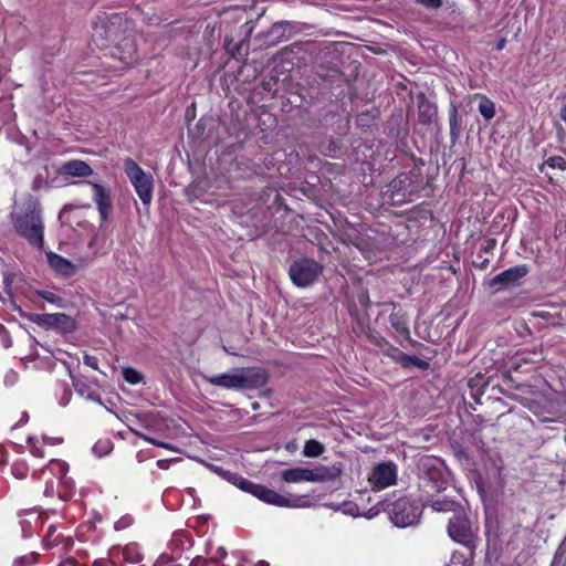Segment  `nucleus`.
Wrapping results in <instances>:
<instances>
[{
    "instance_id": "1",
    "label": "nucleus",
    "mask_w": 566,
    "mask_h": 566,
    "mask_svg": "<svg viewBox=\"0 0 566 566\" xmlns=\"http://www.w3.org/2000/svg\"><path fill=\"white\" fill-rule=\"evenodd\" d=\"M93 41L101 49H108L109 55L125 65H130L136 60L134 24L122 13L99 17L94 25Z\"/></svg>"
},
{
    "instance_id": "2",
    "label": "nucleus",
    "mask_w": 566,
    "mask_h": 566,
    "mask_svg": "<svg viewBox=\"0 0 566 566\" xmlns=\"http://www.w3.org/2000/svg\"><path fill=\"white\" fill-rule=\"evenodd\" d=\"M10 220L14 232L38 250L44 248V220L40 200L25 195L13 206Z\"/></svg>"
},
{
    "instance_id": "3",
    "label": "nucleus",
    "mask_w": 566,
    "mask_h": 566,
    "mask_svg": "<svg viewBox=\"0 0 566 566\" xmlns=\"http://www.w3.org/2000/svg\"><path fill=\"white\" fill-rule=\"evenodd\" d=\"M216 472L229 483L238 486L240 490L252 494L256 499L263 501L266 504L280 506V507H303L305 506V496H292L286 497L279 494L274 490L269 489L265 485L256 484L248 479L243 478L237 472H231L222 468H216Z\"/></svg>"
},
{
    "instance_id": "4",
    "label": "nucleus",
    "mask_w": 566,
    "mask_h": 566,
    "mask_svg": "<svg viewBox=\"0 0 566 566\" xmlns=\"http://www.w3.org/2000/svg\"><path fill=\"white\" fill-rule=\"evenodd\" d=\"M203 379L223 389H259L268 382V374L261 368H233L228 373L203 376Z\"/></svg>"
},
{
    "instance_id": "5",
    "label": "nucleus",
    "mask_w": 566,
    "mask_h": 566,
    "mask_svg": "<svg viewBox=\"0 0 566 566\" xmlns=\"http://www.w3.org/2000/svg\"><path fill=\"white\" fill-rule=\"evenodd\" d=\"M419 485L427 493L446 490L450 473L444 462L433 455H423L418 461Z\"/></svg>"
},
{
    "instance_id": "6",
    "label": "nucleus",
    "mask_w": 566,
    "mask_h": 566,
    "mask_svg": "<svg viewBox=\"0 0 566 566\" xmlns=\"http://www.w3.org/2000/svg\"><path fill=\"white\" fill-rule=\"evenodd\" d=\"M448 535L457 543L463 545L474 556L478 546V527L468 518L463 510L453 514L448 523Z\"/></svg>"
},
{
    "instance_id": "7",
    "label": "nucleus",
    "mask_w": 566,
    "mask_h": 566,
    "mask_svg": "<svg viewBox=\"0 0 566 566\" xmlns=\"http://www.w3.org/2000/svg\"><path fill=\"white\" fill-rule=\"evenodd\" d=\"M386 512L389 520L398 527H408L419 523L422 509L411 499L403 496L387 504Z\"/></svg>"
},
{
    "instance_id": "8",
    "label": "nucleus",
    "mask_w": 566,
    "mask_h": 566,
    "mask_svg": "<svg viewBox=\"0 0 566 566\" xmlns=\"http://www.w3.org/2000/svg\"><path fill=\"white\" fill-rule=\"evenodd\" d=\"M124 170L142 202L145 206H149L153 200V176L145 172L138 164L129 157L124 160Z\"/></svg>"
},
{
    "instance_id": "9",
    "label": "nucleus",
    "mask_w": 566,
    "mask_h": 566,
    "mask_svg": "<svg viewBox=\"0 0 566 566\" xmlns=\"http://www.w3.org/2000/svg\"><path fill=\"white\" fill-rule=\"evenodd\" d=\"M322 270V265L315 260L304 258L291 264L289 274L296 286L306 287L316 281Z\"/></svg>"
},
{
    "instance_id": "10",
    "label": "nucleus",
    "mask_w": 566,
    "mask_h": 566,
    "mask_svg": "<svg viewBox=\"0 0 566 566\" xmlns=\"http://www.w3.org/2000/svg\"><path fill=\"white\" fill-rule=\"evenodd\" d=\"M398 467L391 461L376 464L369 475L368 482L373 490H382L395 485L397 482Z\"/></svg>"
},
{
    "instance_id": "11",
    "label": "nucleus",
    "mask_w": 566,
    "mask_h": 566,
    "mask_svg": "<svg viewBox=\"0 0 566 566\" xmlns=\"http://www.w3.org/2000/svg\"><path fill=\"white\" fill-rule=\"evenodd\" d=\"M527 265H515L490 279L488 281V286L495 287L496 291H502L509 286L517 284L521 279L527 275Z\"/></svg>"
},
{
    "instance_id": "12",
    "label": "nucleus",
    "mask_w": 566,
    "mask_h": 566,
    "mask_svg": "<svg viewBox=\"0 0 566 566\" xmlns=\"http://www.w3.org/2000/svg\"><path fill=\"white\" fill-rule=\"evenodd\" d=\"M298 31L300 28L295 22H275L265 34V43L269 45H276L280 42L289 41L292 35Z\"/></svg>"
},
{
    "instance_id": "13",
    "label": "nucleus",
    "mask_w": 566,
    "mask_h": 566,
    "mask_svg": "<svg viewBox=\"0 0 566 566\" xmlns=\"http://www.w3.org/2000/svg\"><path fill=\"white\" fill-rule=\"evenodd\" d=\"M343 464L335 462L332 465H317L308 469L310 482H332L338 479L343 473Z\"/></svg>"
},
{
    "instance_id": "14",
    "label": "nucleus",
    "mask_w": 566,
    "mask_h": 566,
    "mask_svg": "<svg viewBox=\"0 0 566 566\" xmlns=\"http://www.w3.org/2000/svg\"><path fill=\"white\" fill-rule=\"evenodd\" d=\"M93 188V199L96 203L101 220L104 222L107 220L108 214L112 210L111 195L102 185L87 181Z\"/></svg>"
},
{
    "instance_id": "15",
    "label": "nucleus",
    "mask_w": 566,
    "mask_h": 566,
    "mask_svg": "<svg viewBox=\"0 0 566 566\" xmlns=\"http://www.w3.org/2000/svg\"><path fill=\"white\" fill-rule=\"evenodd\" d=\"M45 254L49 265L56 274L64 277H71L75 274L76 266L71 261L52 251Z\"/></svg>"
},
{
    "instance_id": "16",
    "label": "nucleus",
    "mask_w": 566,
    "mask_h": 566,
    "mask_svg": "<svg viewBox=\"0 0 566 566\" xmlns=\"http://www.w3.org/2000/svg\"><path fill=\"white\" fill-rule=\"evenodd\" d=\"M60 174L62 176H70V177H88L93 175V169L91 166L78 159H72L66 163H64L60 168Z\"/></svg>"
},
{
    "instance_id": "17",
    "label": "nucleus",
    "mask_w": 566,
    "mask_h": 566,
    "mask_svg": "<svg viewBox=\"0 0 566 566\" xmlns=\"http://www.w3.org/2000/svg\"><path fill=\"white\" fill-rule=\"evenodd\" d=\"M418 114L421 124L429 125L437 117L438 108L434 103L429 101L424 94L418 95Z\"/></svg>"
},
{
    "instance_id": "18",
    "label": "nucleus",
    "mask_w": 566,
    "mask_h": 566,
    "mask_svg": "<svg viewBox=\"0 0 566 566\" xmlns=\"http://www.w3.org/2000/svg\"><path fill=\"white\" fill-rule=\"evenodd\" d=\"M389 323L400 337L406 339L409 338L410 332L408 328L407 317L400 307L397 310V306L394 305V311L389 315Z\"/></svg>"
},
{
    "instance_id": "19",
    "label": "nucleus",
    "mask_w": 566,
    "mask_h": 566,
    "mask_svg": "<svg viewBox=\"0 0 566 566\" xmlns=\"http://www.w3.org/2000/svg\"><path fill=\"white\" fill-rule=\"evenodd\" d=\"M449 126H450V142L454 145L462 132V118L458 112L457 106L451 103L449 108Z\"/></svg>"
},
{
    "instance_id": "20",
    "label": "nucleus",
    "mask_w": 566,
    "mask_h": 566,
    "mask_svg": "<svg viewBox=\"0 0 566 566\" xmlns=\"http://www.w3.org/2000/svg\"><path fill=\"white\" fill-rule=\"evenodd\" d=\"M73 386L78 396L83 397L86 400L95 401L99 405H103L96 390L90 384H86L82 379L73 378Z\"/></svg>"
},
{
    "instance_id": "21",
    "label": "nucleus",
    "mask_w": 566,
    "mask_h": 566,
    "mask_svg": "<svg viewBox=\"0 0 566 566\" xmlns=\"http://www.w3.org/2000/svg\"><path fill=\"white\" fill-rule=\"evenodd\" d=\"M281 478L287 483L310 482L307 468H293L282 471Z\"/></svg>"
},
{
    "instance_id": "22",
    "label": "nucleus",
    "mask_w": 566,
    "mask_h": 566,
    "mask_svg": "<svg viewBox=\"0 0 566 566\" xmlns=\"http://www.w3.org/2000/svg\"><path fill=\"white\" fill-rule=\"evenodd\" d=\"M479 98V113L484 119L490 120L495 116V104L485 95L476 94Z\"/></svg>"
},
{
    "instance_id": "23",
    "label": "nucleus",
    "mask_w": 566,
    "mask_h": 566,
    "mask_svg": "<svg viewBox=\"0 0 566 566\" xmlns=\"http://www.w3.org/2000/svg\"><path fill=\"white\" fill-rule=\"evenodd\" d=\"M67 315L63 313H56V314H36L32 318L34 323L38 324H44L48 326H57L63 321L67 319Z\"/></svg>"
},
{
    "instance_id": "24",
    "label": "nucleus",
    "mask_w": 566,
    "mask_h": 566,
    "mask_svg": "<svg viewBox=\"0 0 566 566\" xmlns=\"http://www.w3.org/2000/svg\"><path fill=\"white\" fill-rule=\"evenodd\" d=\"M431 507L437 512H460L462 507L452 500L449 499H438L431 502Z\"/></svg>"
},
{
    "instance_id": "25",
    "label": "nucleus",
    "mask_w": 566,
    "mask_h": 566,
    "mask_svg": "<svg viewBox=\"0 0 566 566\" xmlns=\"http://www.w3.org/2000/svg\"><path fill=\"white\" fill-rule=\"evenodd\" d=\"M325 447L317 440H307L303 448V454L307 458H315L323 454Z\"/></svg>"
},
{
    "instance_id": "26",
    "label": "nucleus",
    "mask_w": 566,
    "mask_h": 566,
    "mask_svg": "<svg viewBox=\"0 0 566 566\" xmlns=\"http://www.w3.org/2000/svg\"><path fill=\"white\" fill-rule=\"evenodd\" d=\"M123 378L130 385H138L144 382V376L142 373L133 367H125L122 370Z\"/></svg>"
},
{
    "instance_id": "27",
    "label": "nucleus",
    "mask_w": 566,
    "mask_h": 566,
    "mask_svg": "<svg viewBox=\"0 0 566 566\" xmlns=\"http://www.w3.org/2000/svg\"><path fill=\"white\" fill-rule=\"evenodd\" d=\"M61 468L64 471L63 475L60 478L61 479V484L64 485L65 488H67V492H63V491L59 490L57 493H59V497L61 500L67 501L70 499V496H71V493L73 492L74 484H73L71 479H67L65 476L66 471H67V467L64 463H62Z\"/></svg>"
},
{
    "instance_id": "28",
    "label": "nucleus",
    "mask_w": 566,
    "mask_h": 566,
    "mask_svg": "<svg viewBox=\"0 0 566 566\" xmlns=\"http://www.w3.org/2000/svg\"><path fill=\"white\" fill-rule=\"evenodd\" d=\"M473 556H471V552L469 551V555L465 556L460 552H453L451 555L450 563L446 566H472Z\"/></svg>"
},
{
    "instance_id": "29",
    "label": "nucleus",
    "mask_w": 566,
    "mask_h": 566,
    "mask_svg": "<svg viewBox=\"0 0 566 566\" xmlns=\"http://www.w3.org/2000/svg\"><path fill=\"white\" fill-rule=\"evenodd\" d=\"M112 449L113 443L108 439L98 440L92 448L94 454H96L99 458L108 454L112 451Z\"/></svg>"
},
{
    "instance_id": "30",
    "label": "nucleus",
    "mask_w": 566,
    "mask_h": 566,
    "mask_svg": "<svg viewBox=\"0 0 566 566\" xmlns=\"http://www.w3.org/2000/svg\"><path fill=\"white\" fill-rule=\"evenodd\" d=\"M38 295L41 296L46 302L56 305L57 307H63L64 300L53 292L38 291Z\"/></svg>"
},
{
    "instance_id": "31",
    "label": "nucleus",
    "mask_w": 566,
    "mask_h": 566,
    "mask_svg": "<svg viewBox=\"0 0 566 566\" xmlns=\"http://www.w3.org/2000/svg\"><path fill=\"white\" fill-rule=\"evenodd\" d=\"M398 355L400 357V360L403 364L413 365V366H417V367H420V368H423V367H426L428 365L426 361H423L422 359L418 358L417 356H410V355H407V354H405L402 352H398Z\"/></svg>"
},
{
    "instance_id": "32",
    "label": "nucleus",
    "mask_w": 566,
    "mask_h": 566,
    "mask_svg": "<svg viewBox=\"0 0 566 566\" xmlns=\"http://www.w3.org/2000/svg\"><path fill=\"white\" fill-rule=\"evenodd\" d=\"M56 532V527L54 525H50L48 527L46 534L43 537L44 546L50 549L57 544V537H54Z\"/></svg>"
},
{
    "instance_id": "33",
    "label": "nucleus",
    "mask_w": 566,
    "mask_h": 566,
    "mask_svg": "<svg viewBox=\"0 0 566 566\" xmlns=\"http://www.w3.org/2000/svg\"><path fill=\"white\" fill-rule=\"evenodd\" d=\"M545 164L553 169H566V159L560 156L549 157Z\"/></svg>"
},
{
    "instance_id": "34",
    "label": "nucleus",
    "mask_w": 566,
    "mask_h": 566,
    "mask_svg": "<svg viewBox=\"0 0 566 566\" xmlns=\"http://www.w3.org/2000/svg\"><path fill=\"white\" fill-rule=\"evenodd\" d=\"M155 566H180V565L176 562V559L172 556L164 553L157 558Z\"/></svg>"
},
{
    "instance_id": "35",
    "label": "nucleus",
    "mask_w": 566,
    "mask_h": 566,
    "mask_svg": "<svg viewBox=\"0 0 566 566\" xmlns=\"http://www.w3.org/2000/svg\"><path fill=\"white\" fill-rule=\"evenodd\" d=\"M35 560L36 556L34 554H30L17 559L14 566H32L35 564Z\"/></svg>"
},
{
    "instance_id": "36",
    "label": "nucleus",
    "mask_w": 566,
    "mask_h": 566,
    "mask_svg": "<svg viewBox=\"0 0 566 566\" xmlns=\"http://www.w3.org/2000/svg\"><path fill=\"white\" fill-rule=\"evenodd\" d=\"M418 4L423 6L427 9H439L442 6V0H415Z\"/></svg>"
},
{
    "instance_id": "37",
    "label": "nucleus",
    "mask_w": 566,
    "mask_h": 566,
    "mask_svg": "<svg viewBox=\"0 0 566 566\" xmlns=\"http://www.w3.org/2000/svg\"><path fill=\"white\" fill-rule=\"evenodd\" d=\"M132 523H133V517L130 515H126V516H123L122 518H119L115 523L114 527L116 531H122V530L128 527L129 525H132Z\"/></svg>"
},
{
    "instance_id": "38",
    "label": "nucleus",
    "mask_w": 566,
    "mask_h": 566,
    "mask_svg": "<svg viewBox=\"0 0 566 566\" xmlns=\"http://www.w3.org/2000/svg\"><path fill=\"white\" fill-rule=\"evenodd\" d=\"M83 364L91 367L92 369H95V370L98 369V359L95 356L84 354Z\"/></svg>"
},
{
    "instance_id": "39",
    "label": "nucleus",
    "mask_w": 566,
    "mask_h": 566,
    "mask_svg": "<svg viewBox=\"0 0 566 566\" xmlns=\"http://www.w3.org/2000/svg\"><path fill=\"white\" fill-rule=\"evenodd\" d=\"M343 512L345 514H347V515H350V516H355V517L356 516H360L358 506L356 504H353V503L345 504Z\"/></svg>"
},
{
    "instance_id": "40",
    "label": "nucleus",
    "mask_w": 566,
    "mask_h": 566,
    "mask_svg": "<svg viewBox=\"0 0 566 566\" xmlns=\"http://www.w3.org/2000/svg\"><path fill=\"white\" fill-rule=\"evenodd\" d=\"M71 396H72L71 390L65 387L63 389V395L61 396L60 401H59L60 406L66 407L71 400Z\"/></svg>"
},
{
    "instance_id": "41",
    "label": "nucleus",
    "mask_w": 566,
    "mask_h": 566,
    "mask_svg": "<svg viewBox=\"0 0 566 566\" xmlns=\"http://www.w3.org/2000/svg\"><path fill=\"white\" fill-rule=\"evenodd\" d=\"M0 336H1L4 347H7V348L10 347L11 342H10V338L8 335V331L2 324H0Z\"/></svg>"
},
{
    "instance_id": "42",
    "label": "nucleus",
    "mask_w": 566,
    "mask_h": 566,
    "mask_svg": "<svg viewBox=\"0 0 566 566\" xmlns=\"http://www.w3.org/2000/svg\"><path fill=\"white\" fill-rule=\"evenodd\" d=\"M402 184H403V180L400 178L394 179L390 182V188L392 189V198H395L397 196L395 192L399 191L401 189Z\"/></svg>"
},
{
    "instance_id": "43",
    "label": "nucleus",
    "mask_w": 566,
    "mask_h": 566,
    "mask_svg": "<svg viewBox=\"0 0 566 566\" xmlns=\"http://www.w3.org/2000/svg\"><path fill=\"white\" fill-rule=\"evenodd\" d=\"M18 379V374L13 370H10L4 377L6 385H13Z\"/></svg>"
},
{
    "instance_id": "44",
    "label": "nucleus",
    "mask_w": 566,
    "mask_h": 566,
    "mask_svg": "<svg viewBox=\"0 0 566 566\" xmlns=\"http://www.w3.org/2000/svg\"><path fill=\"white\" fill-rule=\"evenodd\" d=\"M45 184L43 177L41 175L36 176L32 182V189L39 190Z\"/></svg>"
},
{
    "instance_id": "45",
    "label": "nucleus",
    "mask_w": 566,
    "mask_h": 566,
    "mask_svg": "<svg viewBox=\"0 0 566 566\" xmlns=\"http://www.w3.org/2000/svg\"><path fill=\"white\" fill-rule=\"evenodd\" d=\"M93 566H115V563L108 558L96 559Z\"/></svg>"
},
{
    "instance_id": "46",
    "label": "nucleus",
    "mask_w": 566,
    "mask_h": 566,
    "mask_svg": "<svg viewBox=\"0 0 566 566\" xmlns=\"http://www.w3.org/2000/svg\"><path fill=\"white\" fill-rule=\"evenodd\" d=\"M54 493V484H53V481H49L46 482L45 484V490H44V494L48 495V496H52Z\"/></svg>"
},
{
    "instance_id": "47",
    "label": "nucleus",
    "mask_w": 566,
    "mask_h": 566,
    "mask_svg": "<svg viewBox=\"0 0 566 566\" xmlns=\"http://www.w3.org/2000/svg\"><path fill=\"white\" fill-rule=\"evenodd\" d=\"M139 437H140V438H143L144 440H146L147 442H149V443H151V444L156 446V447H158V443H160V442H161V441H158V440H156V439H154V438H150V437H148V436H145V434H139Z\"/></svg>"
},
{
    "instance_id": "48",
    "label": "nucleus",
    "mask_w": 566,
    "mask_h": 566,
    "mask_svg": "<svg viewBox=\"0 0 566 566\" xmlns=\"http://www.w3.org/2000/svg\"><path fill=\"white\" fill-rule=\"evenodd\" d=\"M506 45V39L505 38H501L497 43L495 44V49L497 51H502Z\"/></svg>"
},
{
    "instance_id": "49",
    "label": "nucleus",
    "mask_w": 566,
    "mask_h": 566,
    "mask_svg": "<svg viewBox=\"0 0 566 566\" xmlns=\"http://www.w3.org/2000/svg\"><path fill=\"white\" fill-rule=\"evenodd\" d=\"M157 467L163 470H167L169 468V461L168 460H158Z\"/></svg>"
},
{
    "instance_id": "50",
    "label": "nucleus",
    "mask_w": 566,
    "mask_h": 566,
    "mask_svg": "<svg viewBox=\"0 0 566 566\" xmlns=\"http://www.w3.org/2000/svg\"><path fill=\"white\" fill-rule=\"evenodd\" d=\"M69 210H70V207H69V206H65V207L61 210V212H60V214H59V219H60L61 221H63V222H64V219L66 218V214L69 213Z\"/></svg>"
},
{
    "instance_id": "51",
    "label": "nucleus",
    "mask_w": 566,
    "mask_h": 566,
    "mask_svg": "<svg viewBox=\"0 0 566 566\" xmlns=\"http://www.w3.org/2000/svg\"><path fill=\"white\" fill-rule=\"evenodd\" d=\"M28 420H29L28 412H23L21 419L18 421V423L15 426H22V424L27 423Z\"/></svg>"
},
{
    "instance_id": "52",
    "label": "nucleus",
    "mask_w": 566,
    "mask_h": 566,
    "mask_svg": "<svg viewBox=\"0 0 566 566\" xmlns=\"http://www.w3.org/2000/svg\"><path fill=\"white\" fill-rule=\"evenodd\" d=\"M134 551H135L134 546H126L124 549V554H125L126 558H130L129 553H133Z\"/></svg>"
},
{
    "instance_id": "53",
    "label": "nucleus",
    "mask_w": 566,
    "mask_h": 566,
    "mask_svg": "<svg viewBox=\"0 0 566 566\" xmlns=\"http://www.w3.org/2000/svg\"><path fill=\"white\" fill-rule=\"evenodd\" d=\"M376 515H377V512H376V511L374 512V510H373V509H371V510H369V512H368L367 514H365V516H366L367 518H373V517H374V516H376Z\"/></svg>"
},
{
    "instance_id": "54",
    "label": "nucleus",
    "mask_w": 566,
    "mask_h": 566,
    "mask_svg": "<svg viewBox=\"0 0 566 566\" xmlns=\"http://www.w3.org/2000/svg\"><path fill=\"white\" fill-rule=\"evenodd\" d=\"M29 524L30 523L28 521H25V520L21 521V526H22V531H23L24 534L27 532V527H28Z\"/></svg>"
},
{
    "instance_id": "55",
    "label": "nucleus",
    "mask_w": 566,
    "mask_h": 566,
    "mask_svg": "<svg viewBox=\"0 0 566 566\" xmlns=\"http://www.w3.org/2000/svg\"><path fill=\"white\" fill-rule=\"evenodd\" d=\"M202 562L200 559H193L189 566H201Z\"/></svg>"
},
{
    "instance_id": "56",
    "label": "nucleus",
    "mask_w": 566,
    "mask_h": 566,
    "mask_svg": "<svg viewBox=\"0 0 566 566\" xmlns=\"http://www.w3.org/2000/svg\"><path fill=\"white\" fill-rule=\"evenodd\" d=\"M158 447L165 448V449H171L169 443H166V442H163V441L160 443H158Z\"/></svg>"
},
{
    "instance_id": "57",
    "label": "nucleus",
    "mask_w": 566,
    "mask_h": 566,
    "mask_svg": "<svg viewBox=\"0 0 566 566\" xmlns=\"http://www.w3.org/2000/svg\"><path fill=\"white\" fill-rule=\"evenodd\" d=\"M494 245H495V241H494V240H491V241H489V244H488V247L485 248V250H489V249L493 248Z\"/></svg>"
},
{
    "instance_id": "58",
    "label": "nucleus",
    "mask_w": 566,
    "mask_h": 566,
    "mask_svg": "<svg viewBox=\"0 0 566 566\" xmlns=\"http://www.w3.org/2000/svg\"><path fill=\"white\" fill-rule=\"evenodd\" d=\"M258 566H269V563H268V562H265V560H260V562L258 563Z\"/></svg>"
},
{
    "instance_id": "59",
    "label": "nucleus",
    "mask_w": 566,
    "mask_h": 566,
    "mask_svg": "<svg viewBox=\"0 0 566 566\" xmlns=\"http://www.w3.org/2000/svg\"><path fill=\"white\" fill-rule=\"evenodd\" d=\"M382 344L387 345V342L385 340V338H381L378 345H379L380 347H382Z\"/></svg>"
},
{
    "instance_id": "60",
    "label": "nucleus",
    "mask_w": 566,
    "mask_h": 566,
    "mask_svg": "<svg viewBox=\"0 0 566 566\" xmlns=\"http://www.w3.org/2000/svg\"><path fill=\"white\" fill-rule=\"evenodd\" d=\"M4 284H6V289H7V287H9V285H10V281H9V279H8V277H6V279H4Z\"/></svg>"
},
{
    "instance_id": "61",
    "label": "nucleus",
    "mask_w": 566,
    "mask_h": 566,
    "mask_svg": "<svg viewBox=\"0 0 566 566\" xmlns=\"http://www.w3.org/2000/svg\"><path fill=\"white\" fill-rule=\"evenodd\" d=\"M253 409H258V403H253Z\"/></svg>"
}]
</instances>
